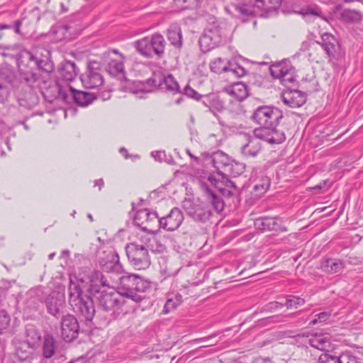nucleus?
<instances>
[{
	"instance_id": "nucleus-1",
	"label": "nucleus",
	"mask_w": 363,
	"mask_h": 363,
	"mask_svg": "<svg viewBox=\"0 0 363 363\" xmlns=\"http://www.w3.org/2000/svg\"><path fill=\"white\" fill-rule=\"evenodd\" d=\"M79 281L84 282L82 279H73L69 278V303L72 310L81 318L85 320L90 321L93 319L95 314V306L92 298L90 296L82 295V289L79 284Z\"/></svg>"
},
{
	"instance_id": "nucleus-2",
	"label": "nucleus",
	"mask_w": 363,
	"mask_h": 363,
	"mask_svg": "<svg viewBox=\"0 0 363 363\" xmlns=\"http://www.w3.org/2000/svg\"><path fill=\"white\" fill-rule=\"evenodd\" d=\"M151 286L152 283L149 280L135 274L125 272L119 278L118 290L123 297L139 303L144 298L139 293L147 291Z\"/></svg>"
},
{
	"instance_id": "nucleus-3",
	"label": "nucleus",
	"mask_w": 363,
	"mask_h": 363,
	"mask_svg": "<svg viewBox=\"0 0 363 363\" xmlns=\"http://www.w3.org/2000/svg\"><path fill=\"white\" fill-rule=\"evenodd\" d=\"M47 55L44 58L38 56V50L35 52H30L26 49H21L15 55L17 65L19 71H26L27 69H34L37 68L39 71L45 73V77L54 70V65L50 60L48 55L50 52L45 50Z\"/></svg>"
},
{
	"instance_id": "nucleus-4",
	"label": "nucleus",
	"mask_w": 363,
	"mask_h": 363,
	"mask_svg": "<svg viewBox=\"0 0 363 363\" xmlns=\"http://www.w3.org/2000/svg\"><path fill=\"white\" fill-rule=\"evenodd\" d=\"M141 85L140 90L145 92H151L157 88L170 92L180 91L179 85L172 74L164 75L161 72H153Z\"/></svg>"
},
{
	"instance_id": "nucleus-5",
	"label": "nucleus",
	"mask_w": 363,
	"mask_h": 363,
	"mask_svg": "<svg viewBox=\"0 0 363 363\" xmlns=\"http://www.w3.org/2000/svg\"><path fill=\"white\" fill-rule=\"evenodd\" d=\"M125 253L129 263L135 269H145L151 264L149 251L143 245L137 242L127 244Z\"/></svg>"
},
{
	"instance_id": "nucleus-6",
	"label": "nucleus",
	"mask_w": 363,
	"mask_h": 363,
	"mask_svg": "<svg viewBox=\"0 0 363 363\" xmlns=\"http://www.w3.org/2000/svg\"><path fill=\"white\" fill-rule=\"evenodd\" d=\"M282 112L274 107L261 106L257 107L251 119L259 125H278L282 118Z\"/></svg>"
},
{
	"instance_id": "nucleus-7",
	"label": "nucleus",
	"mask_w": 363,
	"mask_h": 363,
	"mask_svg": "<svg viewBox=\"0 0 363 363\" xmlns=\"http://www.w3.org/2000/svg\"><path fill=\"white\" fill-rule=\"evenodd\" d=\"M98 262L101 269L106 273L118 275L124 272L119 255L113 249L104 250L99 256Z\"/></svg>"
},
{
	"instance_id": "nucleus-8",
	"label": "nucleus",
	"mask_w": 363,
	"mask_h": 363,
	"mask_svg": "<svg viewBox=\"0 0 363 363\" xmlns=\"http://www.w3.org/2000/svg\"><path fill=\"white\" fill-rule=\"evenodd\" d=\"M159 216L147 208L138 210L134 217V224L145 232L155 234L159 230Z\"/></svg>"
},
{
	"instance_id": "nucleus-9",
	"label": "nucleus",
	"mask_w": 363,
	"mask_h": 363,
	"mask_svg": "<svg viewBox=\"0 0 363 363\" xmlns=\"http://www.w3.org/2000/svg\"><path fill=\"white\" fill-rule=\"evenodd\" d=\"M187 215L196 223L206 224L213 216L208 204L203 202H189L184 204Z\"/></svg>"
},
{
	"instance_id": "nucleus-10",
	"label": "nucleus",
	"mask_w": 363,
	"mask_h": 363,
	"mask_svg": "<svg viewBox=\"0 0 363 363\" xmlns=\"http://www.w3.org/2000/svg\"><path fill=\"white\" fill-rule=\"evenodd\" d=\"M81 82L86 89H95L104 83L100 64L96 61L89 62L86 71L80 77Z\"/></svg>"
},
{
	"instance_id": "nucleus-11",
	"label": "nucleus",
	"mask_w": 363,
	"mask_h": 363,
	"mask_svg": "<svg viewBox=\"0 0 363 363\" xmlns=\"http://www.w3.org/2000/svg\"><path fill=\"white\" fill-rule=\"evenodd\" d=\"M208 182H210L211 185L214 186L223 196L228 198L231 197L238 189L234 182L221 172L210 174L208 177Z\"/></svg>"
},
{
	"instance_id": "nucleus-12",
	"label": "nucleus",
	"mask_w": 363,
	"mask_h": 363,
	"mask_svg": "<svg viewBox=\"0 0 363 363\" xmlns=\"http://www.w3.org/2000/svg\"><path fill=\"white\" fill-rule=\"evenodd\" d=\"M257 140H265L270 144H280L286 140L283 131L277 129V125H260L253 130Z\"/></svg>"
},
{
	"instance_id": "nucleus-13",
	"label": "nucleus",
	"mask_w": 363,
	"mask_h": 363,
	"mask_svg": "<svg viewBox=\"0 0 363 363\" xmlns=\"http://www.w3.org/2000/svg\"><path fill=\"white\" fill-rule=\"evenodd\" d=\"M59 96L67 102L69 99H72L75 104L81 106H86L96 99L94 94L79 91L70 86H68L67 91L60 89Z\"/></svg>"
},
{
	"instance_id": "nucleus-14",
	"label": "nucleus",
	"mask_w": 363,
	"mask_h": 363,
	"mask_svg": "<svg viewBox=\"0 0 363 363\" xmlns=\"http://www.w3.org/2000/svg\"><path fill=\"white\" fill-rule=\"evenodd\" d=\"M61 335L65 342H71L77 338L79 333V324L76 317L71 314L62 316Z\"/></svg>"
},
{
	"instance_id": "nucleus-15",
	"label": "nucleus",
	"mask_w": 363,
	"mask_h": 363,
	"mask_svg": "<svg viewBox=\"0 0 363 363\" xmlns=\"http://www.w3.org/2000/svg\"><path fill=\"white\" fill-rule=\"evenodd\" d=\"M210 68L215 73L231 72L237 77H242L247 74V70L243 67L227 62L221 57H218L212 61Z\"/></svg>"
},
{
	"instance_id": "nucleus-16",
	"label": "nucleus",
	"mask_w": 363,
	"mask_h": 363,
	"mask_svg": "<svg viewBox=\"0 0 363 363\" xmlns=\"http://www.w3.org/2000/svg\"><path fill=\"white\" fill-rule=\"evenodd\" d=\"M12 345L14 348V356L20 362H26L31 363L32 361L36 358L37 352L36 348L30 346L28 343L15 337L12 340Z\"/></svg>"
},
{
	"instance_id": "nucleus-17",
	"label": "nucleus",
	"mask_w": 363,
	"mask_h": 363,
	"mask_svg": "<svg viewBox=\"0 0 363 363\" xmlns=\"http://www.w3.org/2000/svg\"><path fill=\"white\" fill-rule=\"evenodd\" d=\"M159 229L162 228L167 231H174L182 225L184 216L180 208L174 207L166 216L159 218Z\"/></svg>"
},
{
	"instance_id": "nucleus-18",
	"label": "nucleus",
	"mask_w": 363,
	"mask_h": 363,
	"mask_svg": "<svg viewBox=\"0 0 363 363\" xmlns=\"http://www.w3.org/2000/svg\"><path fill=\"white\" fill-rule=\"evenodd\" d=\"M319 363H360L358 359L350 352L338 354L334 351L327 350L318 358Z\"/></svg>"
},
{
	"instance_id": "nucleus-19",
	"label": "nucleus",
	"mask_w": 363,
	"mask_h": 363,
	"mask_svg": "<svg viewBox=\"0 0 363 363\" xmlns=\"http://www.w3.org/2000/svg\"><path fill=\"white\" fill-rule=\"evenodd\" d=\"M47 311L50 315L59 318L65 308V301L59 292L52 291L44 300Z\"/></svg>"
},
{
	"instance_id": "nucleus-20",
	"label": "nucleus",
	"mask_w": 363,
	"mask_h": 363,
	"mask_svg": "<svg viewBox=\"0 0 363 363\" xmlns=\"http://www.w3.org/2000/svg\"><path fill=\"white\" fill-rule=\"evenodd\" d=\"M121 296H123L118 291L107 292L106 290H102L99 297V304L106 311H115L123 305Z\"/></svg>"
},
{
	"instance_id": "nucleus-21",
	"label": "nucleus",
	"mask_w": 363,
	"mask_h": 363,
	"mask_svg": "<svg viewBox=\"0 0 363 363\" xmlns=\"http://www.w3.org/2000/svg\"><path fill=\"white\" fill-rule=\"evenodd\" d=\"M281 98L284 104L291 108L301 107L306 101V94L296 89L283 91Z\"/></svg>"
},
{
	"instance_id": "nucleus-22",
	"label": "nucleus",
	"mask_w": 363,
	"mask_h": 363,
	"mask_svg": "<svg viewBox=\"0 0 363 363\" xmlns=\"http://www.w3.org/2000/svg\"><path fill=\"white\" fill-rule=\"evenodd\" d=\"M125 57L120 55L116 57L106 58L107 61L106 69L107 72L112 76L123 79L125 77L124 62Z\"/></svg>"
},
{
	"instance_id": "nucleus-23",
	"label": "nucleus",
	"mask_w": 363,
	"mask_h": 363,
	"mask_svg": "<svg viewBox=\"0 0 363 363\" xmlns=\"http://www.w3.org/2000/svg\"><path fill=\"white\" fill-rule=\"evenodd\" d=\"M255 5L252 6L247 3L240 2L232 4L226 8V10L235 18H245L255 16Z\"/></svg>"
},
{
	"instance_id": "nucleus-24",
	"label": "nucleus",
	"mask_w": 363,
	"mask_h": 363,
	"mask_svg": "<svg viewBox=\"0 0 363 363\" xmlns=\"http://www.w3.org/2000/svg\"><path fill=\"white\" fill-rule=\"evenodd\" d=\"M200 186L204 196L206 197L208 201L213 206L214 210L218 213L221 212L225 206L223 199L218 196L206 183L201 182Z\"/></svg>"
},
{
	"instance_id": "nucleus-25",
	"label": "nucleus",
	"mask_w": 363,
	"mask_h": 363,
	"mask_svg": "<svg viewBox=\"0 0 363 363\" xmlns=\"http://www.w3.org/2000/svg\"><path fill=\"white\" fill-rule=\"evenodd\" d=\"M245 138L247 143L241 147L242 154L247 157L257 156L262 148L260 142L249 134H245Z\"/></svg>"
},
{
	"instance_id": "nucleus-26",
	"label": "nucleus",
	"mask_w": 363,
	"mask_h": 363,
	"mask_svg": "<svg viewBox=\"0 0 363 363\" xmlns=\"http://www.w3.org/2000/svg\"><path fill=\"white\" fill-rule=\"evenodd\" d=\"M90 291L93 293H101V287H110L111 283L104 274L99 270H94L89 276Z\"/></svg>"
},
{
	"instance_id": "nucleus-27",
	"label": "nucleus",
	"mask_w": 363,
	"mask_h": 363,
	"mask_svg": "<svg viewBox=\"0 0 363 363\" xmlns=\"http://www.w3.org/2000/svg\"><path fill=\"white\" fill-rule=\"evenodd\" d=\"M167 38L170 44L180 50L183 45L182 29L177 23H172L167 29Z\"/></svg>"
},
{
	"instance_id": "nucleus-28",
	"label": "nucleus",
	"mask_w": 363,
	"mask_h": 363,
	"mask_svg": "<svg viewBox=\"0 0 363 363\" xmlns=\"http://www.w3.org/2000/svg\"><path fill=\"white\" fill-rule=\"evenodd\" d=\"M149 39L153 57L156 56L157 58L163 57L166 46V41L163 35L157 33L152 35Z\"/></svg>"
},
{
	"instance_id": "nucleus-29",
	"label": "nucleus",
	"mask_w": 363,
	"mask_h": 363,
	"mask_svg": "<svg viewBox=\"0 0 363 363\" xmlns=\"http://www.w3.org/2000/svg\"><path fill=\"white\" fill-rule=\"evenodd\" d=\"M322 48L330 57H335L337 50L339 49V44L336 38L330 33H325L322 35Z\"/></svg>"
},
{
	"instance_id": "nucleus-30",
	"label": "nucleus",
	"mask_w": 363,
	"mask_h": 363,
	"mask_svg": "<svg viewBox=\"0 0 363 363\" xmlns=\"http://www.w3.org/2000/svg\"><path fill=\"white\" fill-rule=\"evenodd\" d=\"M206 162L212 164L218 172H220V169L223 167H228L230 162L228 156L220 150L214 152L206 158Z\"/></svg>"
},
{
	"instance_id": "nucleus-31",
	"label": "nucleus",
	"mask_w": 363,
	"mask_h": 363,
	"mask_svg": "<svg viewBox=\"0 0 363 363\" xmlns=\"http://www.w3.org/2000/svg\"><path fill=\"white\" fill-rule=\"evenodd\" d=\"M220 44V37L213 35L211 31H206L199 39L201 49L204 52L210 51Z\"/></svg>"
},
{
	"instance_id": "nucleus-32",
	"label": "nucleus",
	"mask_w": 363,
	"mask_h": 363,
	"mask_svg": "<svg viewBox=\"0 0 363 363\" xmlns=\"http://www.w3.org/2000/svg\"><path fill=\"white\" fill-rule=\"evenodd\" d=\"M225 91L233 96L237 101H242L248 96L247 86L242 82L234 83L231 86L226 87Z\"/></svg>"
},
{
	"instance_id": "nucleus-33",
	"label": "nucleus",
	"mask_w": 363,
	"mask_h": 363,
	"mask_svg": "<svg viewBox=\"0 0 363 363\" xmlns=\"http://www.w3.org/2000/svg\"><path fill=\"white\" fill-rule=\"evenodd\" d=\"M25 342L30 346L38 348L41 341V333L33 325H27L24 332Z\"/></svg>"
},
{
	"instance_id": "nucleus-34",
	"label": "nucleus",
	"mask_w": 363,
	"mask_h": 363,
	"mask_svg": "<svg viewBox=\"0 0 363 363\" xmlns=\"http://www.w3.org/2000/svg\"><path fill=\"white\" fill-rule=\"evenodd\" d=\"M77 74L78 69L74 62L67 60L61 63L60 74L63 79L72 81L76 78Z\"/></svg>"
},
{
	"instance_id": "nucleus-35",
	"label": "nucleus",
	"mask_w": 363,
	"mask_h": 363,
	"mask_svg": "<svg viewBox=\"0 0 363 363\" xmlns=\"http://www.w3.org/2000/svg\"><path fill=\"white\" fill-rule=\"evenodd\" d=\"M133 47L136 51L146 58H152L153 54L148 37L143 38L133 43Z\"/></svg>"
},
{
	"instance_id": "nucleus-36",
	"label": "nucleus",
	"mask_w": 363,
	"mask_h": 363,
	"mask_svg": "<svg viewBox=\"0 0 363 363\" xmlns=\"http://www.w3.org/2000/svg\"><path fill=\"white\" fill-rule=\"evenodd\" d=\"M343 267V262L337 259L328 258L321 263V269L326 272L332 274L340 272Z\"/></svg>"
},
{
	"instance_id": "nucleus-37",
	"label": "nucleus",
	"mask_w": 363,
	"mask_h": 363,
	"mask_svg": "<svg viewBox=\"0 0 363 363\" xmlns=\"http://www.w3.org/2000/svg\"><path fill=\"white\" fill-rule=\"evenodd\" d=\"M203 104L209 108L211 112L215 115V111L221 112L224 109L223 102L218 96H206Z\"/></svg>"
},
{
	"instance_id": "nucleus-38",
	"label": "nucleus",
	"mask_w": 363,
	"mask_h": 363,
	"mask_svg": "<svg viewBox=\"0 0 363 363\" xmlns=\"http://www.w3.org/2000/svg\"><path fill=\"white\" fill-rule=\"evenodd\" d=\"M206 31H211L213 35L219 36L220 43H222L223 40L228 37V24L224 21H216Z\"/></svg>"
},
{
	"instance_id": "nucleus-39",
	"label": "nucleus",
	"mask_w": 363,
	"mask_h": 363,
	"mask_svg": "<svg viewBox=\"0 0 363 363\" xmlns=\"http://www.w3.org/2000/svg\"><path fill=\"white\" fill-rule=\"evenodd\" d=\"M19 104L27 108H32L38 104L39 98L33 91V89H28V92L21 97H19Z\"/></svg>"
},
{
	"instance_id": "nucleus-40",
	"label": "nucleus",
	"mask_w": 363,
	"mask_h": 363,
	"mask_svg": "<svg viewBox=\"0 0 363 363\" xmlns=\"http://www.w3.org/2000/svg\"><path fill=\"white\" fill-rule=\"evenodd\" d=\"M33 70L34 69H27L26 71H19L22 81L27 84L28 89H32L34 86L40 85L39 82L40 79Z\"/></svg>"
},
{
	"instance_id": "nucleus-41",
	"label": "nucleus",
	"mask_w": 363,
	"mask_h": 363,
	"mask_svg": "<svg viewBox=\"0 0 363 363\" xmlns=\"http://www.w3.org/2000/svg\"><path fill=\"white\" fill-rule=\"evenodd\" d=\"M279 4L277 0H256V8L265 11L267 16H269L272 13L276 12L279 8Z\"/></svg>"
},
{
	"instance_id": "nucleus-42",
	"label": "nucleus",
	"mask_w": 363,
	"mask_h": 363,
	"mask_svg": "<svg viewBox=\"0 0 363 363\" xmlns=\"http://www.w3.org/2000/svg\"><path fill=\"white\" fill-rule=\"evenodd\" d=\"M55 340L50 335L44 337L43 345V356L45 359L51 358L55 353Z\"/></svg>"
},
{
	"instance_id": "nucleus-43",
	"label": "nucleus",
	"mask_w": 363,
	"mask_h": 363,
	"mask_svg": "<svg viewBox=\"0 0 363 363\" xmlns=\"http://www.w3.org/2000/svg\"><path fill=\"white\" fill-rule=\"evenodd\" d=\"M277 222L273 218H260L255 221V226L261 231L277 230Z\"/></svg>"
},
{
	"instance_id": "nucleus-44",
	"label": "nucleus",
	"mask_w": 363,
	"mask_h": 363,
	"mask_svg": "<svg viewBox=\"0 0 363 363\" xmlns=\"http://www.w3.org/2000/svg\"><path fill=\"white\" fill-rule=\"evenodd\" d=\"M340 19L347 23H357L362 21V15L357 10L345 9L340 13Z\"/></svg>"
},
{
	"instance_id": "nucleus-45",
	"label": "nucleus",
	"mask_w": 363,
	"mask_h": 363,
	"mask_svg": "<svg viewBox=\"0 0 363 363\" xmlns=\"http://www.w3.org/2000/svg\"><path fill=\"white\" fill-rule=\"evenodd\" d=\"M182 296L179 293L169 295L163 308V313L167 314L170 311L176 309L177 307L182 303Z\"/></svg>"
},
{
	"instance_id": "nucleus-46",
	"label": "nucleus",
	"mask_w": 363,
	"mask_h": 363,
	"mask_svg": "<svg viewBox=\"0 0 363 363\" xmlns=\"http://www.w3.org/2000/svg\"><path fill=\"white\" fill-rule=\"evenodd\" d=\"M308 342L311 347L325 352L328 350L327 347L330 346L329 339L323 335H315L309 339Z\"/></svg>"
},
{
	"instance_id": "nucleus-47",
	"label": "nucleus",
	"mask_w": 363,
	"mask_h": 363,
	"mask_svg": "<svg viewBox=\"0 0 363 363\" xmlns=\"http://www.w3.org/2000/svg\"><path fill=\"white\" fill-rule=\"evenodd\" d=\"M305 302V300L299 296L290 295L286 296L284 306H286L287 308H297L298 307L303 306Z\"/></svg>"
},
{
	"instance_id": "nucleus-48",
	"label": "nucleus",
	"mask_w": 363,
	"mask_h": 363,
	"mask_svg": "<svg viewBox=\"0 0 363 363\" xmlns=\"http://www.w3.org/2000/svg\"><path fill=\"white\" fill-rule=\"evenodd\" d=\"M180 91L172 92L173 94H182L187 97L194 99L196 101L200 100L201 95L199 94L196 90L191 88L189 85L186 84L183 89L179 87Z\"/></svg>"
},
{
	"instance_id": "nucleus-49",
	"label": "nucleus",
	"mask_w": 363,
	"mask_h": 363,
	"mask_svg": "<svg viewBox=\"0 0 363 363\" xmlns=\"http://www.w3.org/2000/svg\"><path fill=\"white\" fill-rule=\"evenodd\" d=\"M230 173L233 177H238L243 173L245 164L238 162H230Z\"/></svg>"
},
{
	"instance_id": "nucleus-50",
	"label": "nucleus",
	"mask_w": 363,
	"mask_h": 363,
	"mask_svg": "<svg viewBox=\"0 0 363 363\" xmlns=\"http://www.w3.org/2000/svg\"><path fill=\"white\" fill-rule=\"evenodd\" d=\"M11 318L8 313L4 310L0 311V333L6 329L10 323Z\"/></svg>"
},
{
	"instance_id": "nucleus-51",
	"label": "nucleus",
	"mask_w": 363,
	"mask_h": 363,
	"mask_svg": "<svg viewBox=\"0 0 363 363\" xmlns=\"http://www.w3.org/2000/svg\"><path fill=\"white\" fill-rule=\"evenodd\" d=\"M298 13L306 16L309 15H313L315 16H320L321 11L317 6H308L306 8H302Z\"/></svg>"
},
{
	"instance_id": "nucleus-52",
	"label": "nucleus",
	"mask_w": 363,
	"mask_h": 363,
	"mask_svg": "<svg viewBox=\"0 0 363 363\" xmlns=\"http://www.w3.org/2000/svg\"><path fill=\"white\" fill-rule=\"evenodd\" d=\"M241 101H231L230 105V111L233 116H239L244 113L245 111L242 106L240 104Z\"/></svg>"
},
{
	"instance_id": "nucleus-53",
	"label": "nucleus",
	"mask_w": 363,
	"mask_h": 363,
	"mask_svg": "<svg viewBox=\"0 0 363 363\" xmlns=\"http://www.w3.org/2000/svg\"><path fill=\"white\" fill-rule=\"evenodd\" d=\"M10 95V88L8 84L0 83V103L6 101Z\"/></svg>"
},
{
	"instance_id": "nucleus-54",
	"label": "nucleus",
	"mask_w": 363,
	"mask_h": 363,
	"mask_svg": "<svg viewBox=\"0 0 363 363\" xmlns=\"http://www.w3.org/2000/svg\"><path fill=\"white\" fill-rule=\"evenodd\" d=\"M269 185V179L267 177H266L265 179H263L262 184H255L253 187V189L255 192L262 194L264 193L268 189Z\"/></svg>"
},
{
	"instance_id": "nucleus-55",
	"label": "nucleus",
	"mask_w": 363,
	"mask_h": 363,
	"mask_svg": "<svg viewBox=\"0 0 363 363\" xmlns=\"http://www.w3.org/2000/svg\"><path fill=\"white\" fill-rule=\"evenodd\" d=\"M282 64L277 62L269 67L271 75L274 78L279 79L281 77V66Z\"/></svg>"
},
{
	"instance_id": "nucleus-56",
	"label": "nucleus",
	"mask_w": 363,
	"mask_h": 363,
	"mask_svg": "<svg viewBox=\"0 0 363 363\" xmlns=\"http://www.w3.org/2000/svg\"><path fill=\"white\" fill-rule=\"evenodd\" d=\"M284 306V304L278 301H272L267 303L264 306V311L272 312L275 311L279 308H282Z\"/></svg>"
},
{
	"instance_id": "nucleus-57",
	"label": "nucleus",
	"mask_w": 363,
	"mask_h": 363,
	"mask_svg": "<svg viewBox=\"0 0 363 363\" xmlns=\"http://www.w3.org/2000/svg\"><path fill=\"white\" fill-rule=\"evenodd\" d=\"M280 80L284 85H286L287 83L293 82L294 81L293 70L289 71L286 74L283 75V77L280 78Z\"/></svg>"
},
{
	"instance_id": "nucleus-58",
	"label": "nucleus",
	"mask_w": 363,
	"mask_h": 363,
	"mask_svg": "<svg viewBox=\"0 0 363 363\" xmlns=\"http://www.w3.org/2000/svg\"><path fill=\"white\" fill-rule=\"evenodd\" d=\"M279 64H283V65H281L282 66H281V77H283V75L286 74L288 72L292 71V67L290 65V62L289 61H282V62H280Z\"/></svg>"
},
{
	"instance_id": "nucleus-59",
	"label": "nucleus",
	"mask_w": 363,
	"mask_h": 363,
	"mask_svg": "<svg viewBox=\"0 0 363 363\" xmlns=\"http://www.w3.org/2000/svg\"><path fill=\"white\" fill-rule=\"evenodd\" d=\"M330 316V313L329 312H321L315 315V317H318L320 323L325 322Z\"/></svg>"
},
{
	"instance_id": "nucleus-60",
	"label": "nucleus",
	"mask_w": 363,
	"mask_h": 363,
	"mask_svg": "<svg viewBox=\"0 0 363 363\" xmlns=\"http://www.w3.org/2000/svg\"><path fill=\"white\" fill-rule=\"evenodd\" d=\"M152 156L155 158V160L161 162L165 157V152L164 151H154L152 152Z\"/></svg>"
},
{
	"instance_id": "nucleus-61",
	"label": "nucleus",
	"mask_w": 363,
	"mask_h": 363,
	"mask_svg": "<svg viewBox=\"0 0 363 363\" xmlns=\"http://www.w3.org/2000/svg\"><path fill=\"white\" fill-rule=\"evenodd\" d=\"M112 54L116 55V57H118V55H122L121 53L119 52V51L118 50L111 49L104 53V60H106V58L112 57H111Z\"/></svg>"
},
{
	"instance_id": "nucleus-62",
	"label": "nucleus",
	"mask_w": 363,
	"mask_h": 363,
	"mask_svg": "<svg viewBox=\"0 0 363 363\" xmlns=\"http://www.w3.org/2000/svg\"><path fill=\"white\" fill-rule=\"evenodd\" d=\"M22 22L19 20H17L14 22V30L15 33L19 34L21 33L20 28L21 26Z\"/></svg>"
},
{
	"instance_id": "nucleus-63",
	"label": "nucleus",
	"mask_w": 363,
	"mask_h": 363,
	"mask_svg": "<svg viewBox=\"0 0 363 363\" xmlns=\"http://www.w3.org/2000/svg\"><path fill=\"white\" fill-rule=\"evenodd\" d=\"M111 97V93L110 91H104L102 92L101 95V98L105 101V100H107V99H109Z\"/></svg>"
},
{
	"instance_id": "nucleus-64",
	"label": "nucleus",
	"mask_w": 363,
	"mask_h": 363,
	"mask_svg": "<svg viewBox=\"0 0 363 363\" xmlns=\"http://www.w3.org/2000/svg\"><path fill=\"white\" fill-rule=\"evenodd\" d=\"M257 363H274L271 359L269 358H265V359H260L257 360Z\"/></svg>"
}]
</instances>
